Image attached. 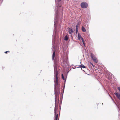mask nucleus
I'll return each mask as SVG.
<instances>
[{"instance_id": "f257e3e1", "label": "nucleus", "mask_w": 120, "mask_h": 120, "mask_svg": "<svg viewBox=\"0 0 120 120\" xmlns=\"http://www.w3.org/2000/svg\"><path fill=\"white\" fill-rule=\"evenodd\" d=\"M55 67H54V81L55 82H58L59 80V78L57 76L58 75V72L56 70H55Z\"/></svg>"}, {"instance_id": "f03ea898", "label": "nucleus", "mask_w": 120, "mask_h": 120, "mask_svg": "<svg viewBox=\"0 0 120 120\" xmlns=\"http://www.w3.org/2000/svg\"><path fill=\"white\" fill-rule=\"evenodd\" d=\"M55 94L56 96V99H59L60 94L59 89H55Z\"/></svg>"}, {"instance_id": "7ed1b4c3", "label": "nucleus", "mask_w": 120, "mask_h": 120, "mask_svg": "<svg viewBox=\"0 0 120 120\" xmlns=\"http://www.w3.org/2000/svg\"><path fill=\"white\" fill-rule=\"evenodd\" d=\"M91 56L93 59V61L95 63H97L98 62V60L96 57L93 54L91 53Z\"/></svg>"}, {"instance_id": "20e7f679", "label": "nucleus", "mask_w": 120, "mask_h": 120, "mask_svg": "<svg viewBox=\"0 0 120 120\" xmlns=\"http://www.w3.org/2000/svg\"><path fill=\"white\" fill-rule=\"evenodd\" d=\"M80 5L81 7L84 8H86L88 6L87 3L85 2H83L81 3Z\"/></svg>"}, {"instance_id": "39448f33", "label": "nucleus", "mask_w": 120, "mask_h": 120, "mask_svg": "<svg viewBox=\"0 0 120 120\" xmlns=\"http://www.w3.org/2000/svg\"><path fill=\"white\" fill-rule=\"evenodd\" d=\"M58 103L57 104L56 102L55 105V107L54 109V114L55 115H56V114L57 113L58 109Z\"/></svg>"}, {"instance_id": "423d86ee", "label": "nucleus", "mask_w": 120, "mask_h": 120, "mask_svg": "<svg viewBox=\"0 0 120 120\" xmlns=\"http://www.w3.org/2000/svg\"><path fill=\"white\" fill-rule=\"evenodd\" d=\"M60 83H55V89H59L60 88Z\"/></svg>"}, {"instance_id": "0eeeda50", "label": "nucleus", "mask_w": 120, "mask_h": 120, "mask_svg": "<svg viewBox=\"0 0 120 120\" xmlns=\"http://www.w3.org/2000/svg\"><path fill=\"white\" fill-rule=\"evenodd\" d=\"M78 39L79 40L81 39L82 40V42L83 44L84 45L85 44V42L84 41L83 38L81 37L80 35H79V34H78Z\"/></svg>"}, {"instance_id": "6e6552de", "label": "nucleus", "mask_w": 120, "mask_h": 120, "mask_svg": "<svg viewBox=\"0 0 120 120\" xmlns=\"http://www.w3.org/2000/svg\"><path fill=\"white\" fill-rule=\"evenodd\" d=\"M115 94L116 96L117 97V98L120 100V94H118L117 93H114Z\"/></svg>"}, {"instance_id": "1a4fd4ad", "label": "nucleus", "mask_w": 120, "mask_h": 120, "mask_svg": "<svg viewBox=\"0 0 120 120\" xmlns=\"http://www.w3.org/2000/svg\"><path fill=\"white\" fill-rule=\"evenodd\" d=\"M107 77L109 80H111V77L109 74H108L107 76Z\"/></svg>"}, {"instance_id": "9d476101", "label": "nucleus", "mask_w": 120, "mask_h": 120, "mask_svg": "<svg viewBox=\"0 0 120 120\" xmlns=\"http://www.w3.org/2000/svg\"><path fill=\"white\" fill-rule=\"evenodd\" d=\"M61 75H62V79L64 81V82H66V77L65 78L63 74H62Z\"/></svg>"}, {"instance_id": "9b49d317", "label": "nucleus", "mask_w": 120, "mask_h": 120, "mask_svg": "<svg viewBox=\"0 0 120 120\" xmlns=\"http://www.w3.org/2000/svg\"><path fill=\"white\" fill-rule=\"evenodd\" d=\"M68 32L69 33L71 34L72 33L73 31L70 28L69 29Z\"/></svg>"}, {"instance_id": "f8f14e48", "label": "nucleus", "mask_w": 120, "mask_h": 120, "mask_svg": "<svg viewBox=\"0 0 120 120\" xmlns=\"http://www.w3.org/2000/svg\"><path fill=\"white\" fill-rule=\"evenodd\" d=\"M58 116V113L56 114V115H55V119L54 120H57Z\"/></svg>"}, {"instance_id": "ddd939ff", "label": "nucleus", "mask_w": 120, "mask_h": 120, "mask_svg": "<svg viewBox=\"0 0 120 120\" xmlns=\"http://www.w3.org/2000/svg\"><path fill=\"white\" fill-rule=\"evenodd\" d=\"M55 51H54L52 55V59L53 60L54 59L55 55Z\"/></svg>"}, {"instance_id": "4468645a", "label": "nucleus", "mask_w": 120, "mask_h": 120, "mask_svg": "<svg viewBox=\"0 0 120 120\" xmlns=\"http://www.w3.org/2000/svg\"><path fill=\"white\" fill-rule=\"evenodd\" d=\"M82 31L83 32H85L86 31V30L85 29L83 26L82 27Z\"/></svg>"}, {"instance_id": "2eb2a0df", "label": "nucleus", "mask_w": 120, "mask_h": 120, "mask_svg": "<svg viewBox=\"0 0 120 120\" xmlns=\"http://www.w3.org/2000/svg\"><path fill=\"white\" fill-rule=\"evenodd\" d=\"M68 38L67 35H66L64 38V39L66 41L68 40Z\"/></svg>"}, {"instance_id": "dca6fc26", "label": "nucleus", "mask_w": 120, "mask_h": 120, "mask_svg": "<svg viewBox=\"0 0 120 120\" xmlns=\"http://www.w3.org/2000/svg\"><path fill=\"white\" fill-rule=\"evenodd\" d=\"M80 67L83 68H86V67L83 64H81V65H80Z\"/></svg>"}, {"instance_id": "f3484780", "label": "nucleus", "mask_w": 120, "mask_h": 120, "mask_svg": "<svg viewBox=\"0 0 120 120\" xmlns=\"http://www.w3.org/2000/svg\"><path fill=\"white\" fill-rule=\"evenodd\" d=\"M79 23H78L77 25H76V29H77H77H78V27H79Z\"/></svg>"}, {"instance_id": "a211bd4d", "label": "nucleus", "mask_w": 120, "mask_h": 120, "mask_svg": "<svg viewBox=\"0 0 120 120\" xmlns=\"http://www.w3.org/2000/svg\"><path fill=\"white\" fill-rule=\"evenodd\" d=\"M117 89L119 90V91L120 92V87H118Z\"/></svg>"}, {"instance_id": "6ab92c4d", "label": "nucleus", "mask_w": 120, "mask_h": 120, "mask_svg": "<svg viewBox=\"0 0 120 120\" xmlns=\"http://www.w3.org/2000/svg\"><path fill=\"white\" fill-rule=\"evenodd\" d=\"M78 29H77H77H76V34L78 32Z\"/></svg>"}, {"instance_id": "aec40b11", "label": "nucleus", "mask_w": 120, "mask_h": 120, "mask_svg": "<svg viewBox=\"0 0 120 120\" xmlns=\"http://www.w3.org/2000/svg\"><path fill=\"white\" fill-rule=\"evenodd\" d=\"M9 52V51H7L5 52V53L6 54L7 52Z\"/></svg>"}, {"instance_id": "412c9836", "label": "nucleus", "mask_w": 120, "mask_h": 120, "mask_svg": "<svg viewBox=\"0 0 120 120\" xmlns=\"http://www.w3.org/2000/svg\"><path fill=\"white\" fill-rule=\"evenodd\" d=\"M90 63L92 65V66H93L94 67V65L92 63Z\"/></svg>"}, {"instance_id": "4be33fe9", "label": "nucleus", "mask_w": 120, "mask_h": 120, "mask_svg": "<svg viewBox=\"0 0 120 120\" xmlns=\"http://www.w3.org/2000/svg\"><path fill=\"white\" fill-rule=\"evenodd\" d=\"M61 0H59L58 1H61Z\"/></svg>"}]
</instances>
